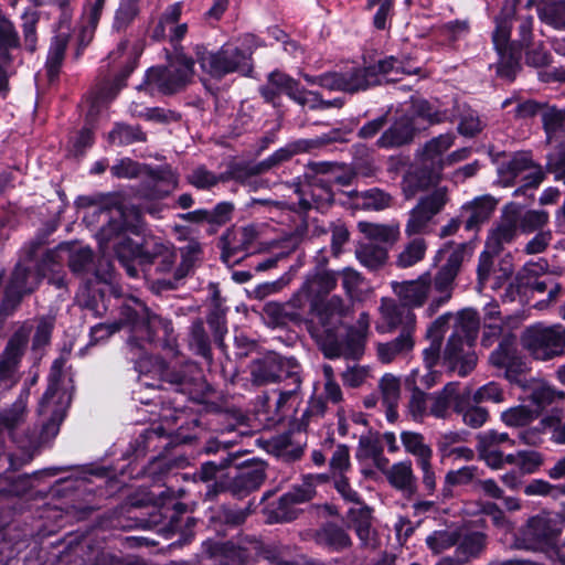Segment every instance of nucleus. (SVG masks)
Masks as SVG:
<instances>
[{
    "instance_id": "nucleus-9",
    "label": "nucleus",
    "mask_w": 565,
    "mask_h": 565,
    "mask_svg": "<svg viewBox=\"0 0 565 565\" xmlns=\"http://www.w3.org/2000/svg\"><path fill=\"white\" fill-rule=\"evenodd\" d=\"M195 56L202 71L217 79L230 73L248 74L252 71L249 56L238 47L224 45L213 52L203 46H198Z\"/></svg>"
},
{
    "instance_id": "nucleus-50",
    "label": "nucleus",
    "mask_w": 565,
    "mask_h": 565,
    "mask_svg": "<svg viewBox=\"0 0 565 565\" xmlns=\"http://www.w3.org/2000/svg\"><path fill=\"white\" fill-rule=\"evenodd\" d=\"M380 391L382 394L383 403L387 408V416L391 417L395 414V408L401 396V382L399 379L393 374H385L380 381Z\"/></svg>"
},
{
    "instance_id": "nucleus-51",
    "label": "nucleus",
    "mask_w": 565,
    "mask_h": 565,
    "mask_svg": "<svg viewBox=\"0 0 565 565\" xmlns=\"http://www.w3.org/2000/svg\"><path fill=\"white\" fill-rule=\"evenodd\" d=\"M359 230L370 242L394 243L398 236V227L369 222H360Z\"/></svg>"
},
{
    "instance_id": "nucleus-8",
    "label": "nucleus",
    "mask_w": 565,
    "mask_h": 565,
    "mask_svg": "<svg viewBox=\"0 0 565 565\" xmlns=\"http://www.w3.org/2000/svg\"><path fill=\"white\" fill-rule=\"evenodd\" d=\"M521 342L534 359L540 361L554 359L565 351V327L561 323L533 324L525 329Z\"/></svg>"
},
{
    "instance_id": "nucleus-30",
    "label": "nucleus",
    "mask_w": 565,
    "mask_h": 565,
    "mask_svg": "<svg viewBox=\"0 0 565 565\" xmlns=\"http://www.w3.org/2000/svg\"><path fill=\"white\" fill-rule=\"evenodd\" d=\"M29 397L30 386H24L12 405L0 412V431L12 433L25 422Z\"/></svg>"
},
{
    "instance_id": "nucleus-42",
    "label": "nucleus",
    "mask_w": 565,
    "mask_h": 565,
    "mask_svg": "<svg viewBox=\"0 0 565 565\" xmlns=\"http://www.w3.org/2000/svg\"><path fill=\"white\" fill-rule=\"evenodd\" d=\"M355 257L364 267L377 269L386 263L387 250L373 242L359 243L355 248Z\"/></svg>"
},
{
    "instance_id": "nucleus-56",
    "label": "nucleus",
    "mask_w": 565,
    "mask_h": 565,
    "mask_svg": "<svg viewBox=\"0 0 565 565\" xmlns=\"http://www.w3.org/2000/svg\"><path fill=\"white\" fill-rule=\"evenodd\" d=\"M426 243L423 238H415L409 242L398 254L396 265L399 268H408L419 263L426 253Z\"/></svg>"
},
{
    "instance_id": "nucleus-12",
    "label": "nucleus",
    "mask_w": 565,
    "mask_h": 565,
    "mask_svg": "<svg viewBox=\"0 0 565 565\" xmlns=\"http://www.w3.org/2000/svg\"><path fill=\"white\" fill-rule=\"evenodd\" d=\"M193 61L183 54L169 60L164 67H152L147 73V82L163 94L183 89L193 77Z\"/></svg>"
},
{
    "instance_id": "nucleus-32",
    "label": "nucleus",
    "mask_w": 565,
    "mask_h": 565,
    "mask_svg": "<svg viewBox=\"0 0 565 565\" xmlns=\"http://www.w3.org/2000/svg\"><path fill=\"white\" fill-rule=\"evenodd\" d=\"M136 65V61L128 56L124 62L122 68L119 74L116 75L115 83L113 85L100 87L92 102V106L87 113L88 117H94L99 111V106L104 103H108L115 98L121 86L124 85V81L130 75Z\"/></svg>"
},
{
    "instance_id": "nucleus-53",
    "label": "nucleus",
    "mask_w": 565,
    "mask_h": 565,
    "mask_svg": "<svg viewBox=\"0 0 565 565\" xmlns=\"http://www.w3.org/2000/svg\"><path fill=\"white\" fill-rule=\"evenodd\" d=\"M130 113L135 117L145 118L160 124H168L180 119V115L173 110L161 107L143 108L137 103L131 104Z\"/></svg>"
},
{
    "instance_id": "nucleus-29",
    "label": "nucleus",
    "mask_w": 565,
    "mask_h": 565,
    "mask_svg": "<svg viewBox=\"0 0 565 565\" xmlns=\"http://www.w3.org/2000/svg\"><path fill=\"white\" fill-rule=\"evenodd\" d=\"M265 480V469L259 465L247 466L238 470L228 491L235 497H243L260 487Z\"/></svg>"
},
{
    "instance_id": "nucleus-4",
    "label": "nucleus",
    "mask_w": 565,
    "mask_h": 565,
    "mask_svg": "<svg viewBox=\"0 0 565 565\" xmlns=\"http://www.w3.org/2000/svg\"><path fill=\"white\" fill-rule=\"evenodd\" d=\"M455 137L450 134L440 135L427 141L417 150L418 167L409 171L403 180L406 198H412L418 190L427 189L439 182L446 164L444 153L452 146Z\"/></svg>"
},
{
    "instance_id": "nucleus-62",
    "label": "nucleus",
    "mask_w": 565,
    "mask_h": 565,
    "mask_svg": "<svg viewBox=\"0 0 565 565\" xmlns=\"http://www.w3.org/2000/svg\"><path fill=\"white\" fill-rule=\"evenodd\" d=\"M140 1L141 0H120L113 24L115 30H125L135 20L139 13Z\"/></svg>"
},
{
    "instance_id": "nucleus-39",
    "label": "nucleus",
    "mask_w": 565,
    "mask_h": 565,
    "mask_svg": "<svg viewBox=\"0 0 565 565\" xmlns=\"http://www.w3.org/2000/svg\"><path fill=\"white\" fill-rule=\"evenodd\" d=\"M456 545L457 554L467 562L481 555L487 545V537L481 532L460 530V539Z\"/></svg>"
},
{
    "instance_id": "nucleus-60",
    "label": "nucleus",
    "mask_w": 565,
    "mask_h": 565,
    "mask_svg": "<svg viewBox=\"0 0 565 565\" xmlns=\"http://www.w3.org/2000/svg\"><path fill=\"white\" fill-rule=\"evenodd\" d=\"M532 158L526 152L515 153L505 164L499 169V172L507 181H513L521 173L532 168Z\"/></svg>"
},
{
    "instance_id": "nucleus-59",
    "label": "nucleus",
    "mask_w": 565,
    "mask_h": 565,
    "mask_svg": "<svg viewBox=\"0 0 565 565\" xmlns=\"http://www.w3.org/2000/svg\"><path fill=\"white\" fill-rule=\"evenodd\" d=\"M108 139L111 143L129 145L146 141V134L138 126L117 124L109 132Z\"/></svg>"
},
{
    "instance_id": "nucleus-34",
    "label": "nucleus",
    "mask_w": 565,
    "mask_h": 565,
    "mask_svg": "<svg viewBox=\"0 0 565 565\" xmlns=\"http://www.w3.org/2000/svg\"><path fill=\"white\" fill-rule=\"evenodd\" d=\"M508 212H514L515 224L518 230L522 233L530 234L541 230L548 222V213L543 210H529L523 212L522 207L516 203H509L505 205Z\"/></svg>"
},
{
    "instance_id": "nucleus-61",
    "label": "nucleus",
    "mask_w": 565,
    "mask_h": 565,
    "mask_svg": "<svg viewBox=\"0 0 565 565\" xmlns=\"http://www.w3.org/2000/svg\"><path fill=\"white\" fill-rule=\"evenodd\" d=\"M230 177L225 174L216 175L212 171H209L204 167H198L190 174H188V182L201 190H209L220 182H225Z\"/></svg>"
},
{
    "instance_id": "nucleus-14",
    "label": "nucleus",
    "mask_w": 565,
    "mask_h": 565,
    "mask_svg": "<svg viewBox=\"0 0 565 565\" xmlns=\"http://www.w3.org/2000/svg\"><path fill=\"white\" fill-rule=\"evenodd\" d=\"M448 200V189L446 186L437 188L431 193L420 198L409 212L405 226L406 234L411 236L425 233L431 220L441 212Z\"/></svg>"
},
{
    "instance_id": "nucleus-23",
    "label": "nucleus",
    "mask_w": 565,
    "mask_h": 565,
    "mask_svg": "<svg viewBox=\"0 0 565 565\" xmlns=\"http://www.w3.org/2000/svg\"><path fill=\"white\" fill-rule=\"evenodd\" d=\"M383 320L391 329H401L413 335L416 329V315L404 303L384 299L381 305Z\"/></svg>"
},
{
    "instance_id": "nucleus-58",
    "label": "nucleus",
    "mask_w": 565,
    "mask_h": 565,
    "mask_svg": "<svg viewBox=\"0 0 565 565\" xmlns=\"http://www.w3.org/2000/svg\"><path fill=\"white\" fill-rule=\"evenodd\" d=\"M512 10L509 13H502L497 18V26L493 32V44L498 53L511 49L510 34L512 28Z\"/></svg>"
},
{
    "instance_id": "nucleus-33",
    "label": "nucleus",
    "mask_w": 565,
    "mask_h": 565,
    "mask_svg": "<svg viewBox=\"0 0 565 565\" xmlns=\"http://www.w3.org/2000/svg\"><path fill=\"white\" fill-rule=\"evenodd\" d=\"M257 230L254 225H246L234 228L224 236L223 258L230 262V258L239 252L247 250L257 238Z\"/></svg>"
},
{
    "instance_id": "nucleus-40",
    "label": "nucleus",
    "mask_w": 565,
    "mask_h": 565,
    "mask_svg": "<svg viewBox=\"0 0 565 565\" xmlns=\"http://www.w3.org/2000/svg\"><path fill=\"white\" fill-rule=\"evenodd\" d=\"M33 329L31 321L21 323L9 339L2 356L20 363Z\"/></svg>"
},
{
    "instance_id": "nucleus-25",
    "label": "nucleus",
    "mask_w": 565,
    "mask_h": 565,
    "mask_svg": "<svg viewBox=\"0 0 565 565\" xmlns=\"http://www.w3.org/2000/svg\"><path fill=\"white\" fill-rule=\"evenodd\" d=\"M68 267L72 273L86 278L89 282L93 278L97 281H107L110 274L109 270H100L94 262L93 250L88 247H81L71 253Z\"/></svg>"
},
{
    "instance_id": "nucleus-43",
    "label": "nucleus",
    "mask_w": 565,
    "mask_h": 565,
    "mask_svg": "<svg viewBox=\"0 0 565 565\" xmlns=\"http://www.w3.org/2000/svg\"><path fill=\"white\" fill-rule=\"evenodd\" d=\"M478 470L479 469L476 466H465L456 470H449L445 475L443 487L440 489V497L443 500L449 499L454 495V487L467 486L473 482Z\"/></svg>"
},
{
    "instance_id": "nucleus-46",
    "label": "nucleus",
    "mask_w": 565,
    "mask_h": 565,
    "mask_svg": "<svg viewBox=\"0 0 565 565\" xmlns=\"http://www.w3.org/2000/svg\"><path fill=\"white\" fill-rule=\"evenodd\" d=\"M306 288L310 291L312 299L321 300L322 297L330 294L338 284L335 271L324 270L308 278Z\"/></svg>"
},
{
    "instance_id": "nucleus-7",
    "label": "nucleus",
    "mask_w": 565,
    "mask_h": 565,
    "mask_svg": "<svg viewBox=\"0 0 565 565\" xmlns=\"http://www.w3.org/2000/svg\"><path fill=\"white\" fill-rule=\"evenodd\" d=\"M369 329L370 316L366 312H362L356 324L348 330L344 341H340L334 332L317 334V344L327 359L345 358L358 360L364 353Z\"/></svg>"
},
{
    "instance_id": "nucleus-55",
    "label": "nucleus",
    "mask_w": 565,
    "mask_h": 565,
    "mask_svg": "<svg viewBox=\"0 0 565 565\" xmlns=\"http://www.w3.org/2000/svg\"><path fill=\"white\" fill-rule=\"evenodd\" d=\"M542 124L547 140H551L556 132H565V107L563 109L550 105L543 107Z\"/></svg>"
},
{
    "instance_id": "nucleus-41",
    "label": "nucleus",
    "mask_w": 565,
    "mask_h": 565,
    "mask_svg": "<svg viewBox=\"0 0 565 565\" xmlns=\"http://www.w3.org/2000/svg\"><path fill=\"white\" fill-rule=\"evenodd\" d=\"M68 39L70 36L67 33H58L52 39L45 64L50 81H54L60 73Z\"/></svg>"
},
{
    "instance_id": "nucleus-10",
    "label": "nucleus",
    "mask_w": 565,
    "mask_h": 565,
    "mask_svg": "<svg viewBox=\"0 0 565 565\" xmlns=\"http://www.w3.org/2000/svg\"><path fill=\"white\" fill-rule=\"evenodd\" d=\"M21 40L14 23L0 9V96L7 97L10 92V77L17 73L21 64Z\"/></svg>"
},
{
    "instance_id": "nucleus-26",
    "label": "nucleus",
    "mask_w": 565,
    "mask_h": 565,
    "mask_svg": "<svg viewBox=\"0 0 565 565\" xmlns=\"http://www.w3.org/2000/svg\"><path fill=\"white\" fill-rule=\"evenodd\" d=\"M514 212L504 206L500 221L490 230L486 246L493 253H501L504 245L512 243L518 235Z\"/></svg>"
},
{
    "instance_id": "nucleus-5",
    "label": "nucleus",
    "mask_w": 565,
    "mask_h": 565,
    "mask_svg": "<svg viewBox=\"0 0 565 565\" xmlns=\"http://www.w3.org/2000/svg\"><path fill=\"white\" fill-rule=\"evenodd\" d=\"M563 525L564 520L558 513L543 511L527 520L516 535L514 546L553 556Z\"/></svg>"
},
{
    "instance_id": "nucleus-16",
    "label": "nucleus",
    "mask_w": 565,
    "mask_h": 565,
    "mask_svg": "<svg viewBox=\"0 0 565 565\" xmlns=\"http://www.w3.org/2000/svg\"><path fill=\"white\" fill-rule=\"evenodd\" d=\"M260 94L268 103L276 104L281 94H286L290 99L301 106L307 89L301 87L299 82L280 71L269 73L267 82L260 87Z\"/></svg>"
},
{
    "instance_id": "nucleus-27",
    "label": "nucleus",
    "mask_w": 565,
    "mask_h": 565,
    "mask_svg": "<svg viewBox=\"0 0 565 565\" xmlns=\"http://www.w3.org/2000/svg\"><path fill=\"white\" fill-rule=\"evenodd\" d=\"M415 134L413 118L409 115H402L393 125L386 129L377 139L380 148H396L409 143Z\"/></svg>"
},
{
    "instance_id": "nucleus-13",
    "label": "nucleus",
    "mask_w": 565,
    "mask_h": 565,
    "mask_svg": "<svg viewBox=\"0 0 565 565\" xmlns=\"http://www.w3.org/2000/svg\"><path fill=\"white\" fill-rule=\"evenodd\" d=\"M55 255L56 253L54 250H47L36 273H32L24 266L18 264L7 286L2 307L13 310L20 303L23 296L34 291L41 279L45 277L46 262H55Z\"/></svg>"
},
{
    "instance_id": "nucleus-18",
    "label": "nucleus",
    "mask_w": 565,
    "mask_h": 565,
    "mask_svg": "<svg viewBox=\"0 0 565 565\" xmlns=\"http://www.w3.org/2000/svg\"><path fill=\"white\" fill-rule=\"evenodd\" d=\"M318 478L308 476L302 483L294 487L287 493L280 497L275 510L276 516L280 521H292L298 515L297 504L310 501L316 495L315 483Z\"/></svg>"
},
{
    "instance_id": "nucleus-47",
    "label": "nucleus",
    "mask_w": 565,
    "mask_h": 565,
    "mask_svg": "<svg viewBox=\"0 0 565 565\" xmlns=\"http://www.w3.org/2000/svg\"><path fill=\"white\" fill-rule=\"evenodd\" d=\"M310 196L311 199L301 198L299 200V210L308 211L310 209H322L327 205H330L333 202V193L331 189L321 181H316L310 185Z\"/></svg>"
},
{
    "instance_id": "nucleus-17",
    "label": "nucleus",
    "mask_w": 565,
    "mask_h": 565,
    "mask_svg": "<svg viewBox=\"0 0 565 565\" xmlns=\"http://www.w3.org/2000/svg\"><path fill=\"white\" fill-rule=\"evenodd\" d=\"M392 289L398 301L414 310L423 307L431 291V275L426 271L413 280L393 281Z\"/></svg>"
},
{
    "instance_id": "nucleus-36",
    "label": "nucleus",
    "mask_w": 565,
    "mask_h": 565,
    "mask_svg": "<svg viewBox=\"0 0 565 565\" xmlns=\"http://www.w3.org/2000/svg\"><path fill=\"white\" fill-rule=\"evenodd\" d=\"M370 68L374 70L377 75L379 85L386 82H395L398 78L394 75L397 74H415L418 68L412 67L405 61H402L395 56H388L377 63L370 65Z\"/></svg>"
},
{
    "instance_id": "nucleus-44",
    "label": "nucleus",
    "mask_w": 565,
    "mask_h": 565,
    "mask_svg": "<svg viewBox=\"0 0 565 565\" xmlns=\"http://www.w3.org/2000/svg\"><path fill=\"white\" fill-rule=\"evenodd\" d=\"M174 249L167 244L154 242L147 249L146 259L143 264H156L161 273L171 271L175 262Z\"/></svg>"
},
{
    "instance_id": "nucleus-19",
    "label": "nucleus",
    "mask_w": 565,
    "mask_h": 565,
    "mask_svg": "<svg viewBox=\"0 0 565 565\" xmlns=\"http://www.w3.org/2000/svg\"><path fill=\"white\" fill-rule=\"evenodd\" d=\"M348 529L354 530L362 548L375 551L381 542L372 526V511L366 505L350 508L347 513Z\"/></svg>"
},
{
    "instance_id": "nucleus-24",
    "label": "nucleus",
    "mask_w": 565,
    "mask_h": 565,
    "mask_svg": "<svg viewBox=\"0 0 565 565\" xmlns=\"http://www.w3.org/2000/svg\"><path fill=\"white\" fill-rule=\"evenodd\" d=\"M489 362L492 366L504 370L505 376L511 381L523 372L524 363L516 354L513 341L504 339L499 347L490 354Z\"/></svg>"
},
{
    "instance_id": "nucleus-15",
    "label": "nucleus",
    "mask_w": 565,
    "mask_h": 565,
    "mask_svg": "<svg viewBox=\"0 0 565 565\" xmlns=\"http://www.w3.org/2000/svg\"><path fill=\"white\" fill-rule=\"evenodd\" d=\"M311 310L318 320V326L311 328V335L317 341V334L335 332L341 326L347 307L341 297L332 296L327 300L312 299Z\"/></svg>"
},
{
    "instance_id": "nucleus-54",
    "label": "nucleus",
    "mask_w": 565,
    "mask_h": 565,
    "mask_svg": "<svg viewBox=\"0 0 565 565\" xmlns=\"http://www.w3.org/2000/svg\"><path fill=\"white\" fill-rule=\"evenodd\" d=\"M406 115H409L413 120L422 118L429 124H438L447 119L445 111L436 109L425 99H412L409 111Z\"/></svg>"
},
{
    "instance_id": "nucleus-35",
    "label": "nucleus",
    "mask_w": 565,
    "mask_h": 565,
    "mask_svg": "<svg viewBox=\"0 0 565 565\" xmlns=\"http://www.w3.org/2000/svg\"><path fill=\"white\" fill-rule=\"evenodd\" d=\"M414 338L408 332H401L399 335L388 342L376 344V354L382 363H391L398 356L407 354L414 348Z\"/></svg>"
},
{
    "instance_id": "nucleus-45",
    "label": "nucleus",
    "mask_w": 565,
    "mask_h": 565,
    "mask_svg": "<svg viewBox=\"0 0 565 565\" xmlns=\"http://www.w3.org/2000/svg\"><path fill=\"white\" fill-rule=\"evenodd\" d=\"M188 343L195 354L201 355L209 362L212 361L210 339L201 319H196L192 322L189 331Z\"/></svg>"
},
{
    "instance_id": "nucleus-63",
    "label": "nucleus",
    "mask_w": 565,
    "mask_h": 565,
    "mask_svg": "<svg viewBox=\"0 0 565 565\" xmlns=\"http://www.w3.org/2000/svg\"><path fill=\"white\" fill-rule=\"evenodd\" d=\"M202 253L201 244L191 239L180 248L181 254V264L177 271V277H184L191 268L195 265V263L200 259Z\"/></svg>"
},
{
    "instance_id": "nucleus-48",
    "label": "nucleus",
    "mask_w": 565,
    "mask_h": 565,
    "mask_svg": "<svg viewBox=\"0 0 565 565\" xmlns=\"http://www.w3.org/2000/svg\"><path fill=\"white\" fill-rule=\"evenodd\" d=\"M540 19L556 28H565V0H542L537 8Z\"/></svg>"
},
{
    "instance_id": "nucleus-28",
    "label": "nucleus",
    "mask_w": 565,
    "mask_h": 565,
    "mask_svg": "<svg viewBox=\"0 0 565 565\" xmlns=\"http://www.w3.org/2000/svg\"><path fill=\"white\" fill-rule=\"evenodd\" d=\"M318 545L332 552H343L353 545L348 529L334 523L327 522L315 534Z\"/></svg>"
},
{
    "instance_id": "nucleus-64",
    "label": "nucleus",
    "mask_w": 565,
    "mask_h": 565,
    "mask_svg": "<svg viewBox=\"0 0 565 565\" xmlns=\"http://www.w3.org/2000/svg\"><path fill=\"white\" fill-rule=\"evenodd\" d=\"M274 167L270 158H266L265 160L245 166H236L232 169L230 177L238 182H245L249 177L258 175L266 173L271 170Z\"/></svg>"
},
{
    "instance_id": "nucleus-11",
    "label": "nucleus",
    "mask_w": 565,
    "mask_h": 565,
    "mask_svg": "<svg viewBox=\"0 0 565 565\" xmlns=\"http://www.w3.org/2000/svg\"><path fill=\"white\" fill-rule=\"evenodd\" d=\"M467 256V245H456L450 249L446 263L438 269L435 277L431 278V288H434L437 296L433 297L427 307L426 312L428 317L435 315L437 310L451 298L455 279Z\"/></svg>"
},
{
    "instance_id": "nucleus-6",
    "label": "nucleus",
    "mask_w": 565,
    "mask_h": 565,
    "mask_svg": "<svg viewBox=\"0 0 565 565\" xmlns=\"http://www.w3.org/2000/svg\"><path fill=\"white\" fill-rule=\"evenodd\" d=\"M63 360H55L49 375V385L39 403L40 414H50V419L44 424L41 439L47 440L57 435L61 422L64 419L67 407L71 404V394L60 387Z\"/></svg>"
},
{
    "instance_id": "nucleus-20",
    "label": "nucleus",
    "mask_w": 565,
    "mask_h": 565,
    "mask_svg": "<svg viewBox=\"0 0 565 565\" xmlns=\"http://www.w3.org/2000/svg\"><path fill=\"white\" fill-rule=\"evenodd\" d=\"M299 392V381L296 379L294 387L288 386L274 391L277 394L276 398H271L269 395L262 396L258 413L268 422H280L291 407L292 402L297 399Z\"/></svg>"
},
{
    "instance_id": "nucleus-1",
    "label": "nucleus",
    "mask_w": 565,
    "mask_h": 565,
    "mask_svg": "<svg viewBox=\"0 0 565 565\" xmlns=\"http://www.w3.org/2000/svg\"><path fill=\"white\" fill-rule=\"evenodd\" d=\"M122 326L130 328L127 347L135 360V369L139 373L140 384L146 387L162 386L168 383L181 393L193 392L200 380V371L193 363H186L180 370L169 369L164 361L146 352V344L162 340L164 347L172 348L174 343L171 321L152 313L137 298H129L120 306L119 321L100 323L92 329L93 335L104 332L107 337L117 332Z\"/></svg>"
},
{
    "instance_id": "nucleus-52",
    "label": "nucleus",
    "mask_w": 565,
    "mask_h": 565,
    "mask_svg": "<svg viewBox=\"0 0 565 565\" xmlns=\"http://www.w3.org/2000/svg\"><path fill=\"white\" fill-rule=\"evenodd\" d=\"M460 539L459 529H445L434 531L426 537L428 547L436 554H439L457 544Z\"/></svg>"
},
{
    "instance_id": "nucleus-31",
    "label": "nucleus",
    "mask_w": 565,
    "mask_h": 565,
    "mask_svg": "<svg viewBox=\"0 0 565 565\" xmlns=\"http://www.w3.org/2000/svg\"><path fill=\"white\" fill-rule=\"evenodd\" d=\"M290 362L282 361V356L270 355L255 362L252 366V382L256 385H265L281 380L279 370L288 367Z\"/></svg>"
},
{
    "instance_id": "nucleus-22",
    "label": "nucleus",
    "mask_w": 565,
    "mask_h": 565,
    "mask_svg": "<svg viewBox=\"0 0 565 565\" xmlns=\"http://www.w3.org/2000/svg\"><path fill=\"white\" fill-rule=\"evenodd\" d=\"M384 476L388 484L405 498L411 499L416 495L418 484L411 460L393 463L384 470Z\"/></svg>"
},
{
    "instance_id": "nucleus-57",
    "label": "nucleus",
    "mask_w": 565,
    "mask_h": 565,
    "mask_svg": "<svg viewBox=\"0 0 565 565\" xmlns=\"http://www.w3.org/2000/svg\"><path fill=\"white\" fill-rule=\"evenodd\" d=\"M407 409L409 416L415 422L423 423L429 416V394L414 386L408 399Z\"/></svg>"
},
{
    "instance_id": "nucleus-2",
    "label": "nucleus",
    "mask_w": 565,
    "mask_h": 565,
    "mask_svg": "<svg viewBox=\"0 0 565 565\" xmlns=\"http://www.w3.org/2000/svg\"><path fill=\"white\" fill-rule=\"evenodd\" d=\"M99 214L108 217L107 225L97 234L103 253L106 254L113 248L119 262L138 258L143 263L149 242L141 243L127 235L128 232L136 235L140 233L139 214L134 209L127 210L119 204L103 205Z\"/></svg>"
},
{
    "instance_id": "nucleus-49",
    "label": "nucleus",
    "mask_w": 565,
    "mask_h": 565,
    "mask_svg": "<svg viewBox=\"0 0 565 565\" xmlns=\"http://www.w3.org/2000/svg\"><path fill=\"white\" fill-rule=\"evenodd\" d=\"M401 440L405 450L416 457L417 463L433 458V450L427 444H425V439L422 434L403 431L401 434Z\"/></svg>"
},
{
    "instance_id": "nucleus-3",
    "label": "nucleus",
    "mask_w": 565,
    "mask_h": 565,
    "mask_svg": "<svg viewBox=\"0 0 565 565\" xmlns=\"http://www.w3.org/2000/svg\"><path fill=\"white\" fill-rule=\"evenodd\" d=\"M479 318L475 310L460 311L441 354L443 364L460 376L468 375L476 367L478 359L472 347L479 333Z\"/></svg>"
},
{
    "instance_id": "nucleus-21",
    "label": "nucleus",
    "mask_w": 565,
    "mask_h": 565,
    "mask_svg": "<svg viewBox=\"0 0 565 565\" xmlns=\"http://www.w3.org/2000/svg\"><path fill=\"white\" fill-rule=\"evenodd\" d=\"M498 200L490 194L475 198L465 203L460 209V217L463 218L465 228L467 231L479 230V227L488 222L495 211Z\"/></svg>"
},
{
    "instance_id": "nucleus-37",
    "label": "nucleus",
    "mask_w": 565,
    "mask_h": 565,
    "mask_svg": "<svg viewBox=\"0 0 565 565\" xmlns=\"http://www.w3.org/2000/svg\"><path fill=\"white\" fill-rule=\"evenodd\" d=\"M451 317V313L438 317L427 330V337L431 339L429 347L423 352L424 362L427 369H433L437 364L438 360L441 359L440 348L443 328Z\"/></svg>"
},
{
    "instance_id": "nucleus-38",
    "label": "nucleus",
    "mask_w": 565,
    "mask_h": 565,
    "mask_svg": "<svg viewBox=\"0 0 565 565\" xmlns=\"http://www.w3.org/2000/svg\"><path fill=\"white\" fill-rule=\"evenodd\" d=\"M377 75L369 66L354 67L343 72L344 92L354 94L379 85Z\"/></svg>"
}]
</instances>
